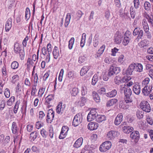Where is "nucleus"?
Segmentation results:
<instances>
[{
	"mask_svg": "<svg viewBox=\"0 0 153 153\" xmlns=\"http://www.w3.org/2000/svg\"><path fill=\"white\" fill-rule=\"evenodd\" d=\"M135 65V71L137 72H141L143 70V65L141 63H137L135 64L134 63Z\"/></svg>",
	"mask_w": 153,
	"mask_h": 153,
	"instance_id": "4be33fe9",
	"label": "nucleus"
},
{
	"mask_svg": "<svg viewBox=\"0 0 153 153\" xmlns=\"http://www.w3.org/2000/svg\"><path fill=\"white\" fill-rule=\"evenodd\" d=\"M119 106L120 108L124 109H128L129 107V105H126L125 104H123L122 105V103L121 102H120L119 105Z\"/></svg>",
	"mask_w": 153,
	"mask_h": 153,
	"instance_id": "0e129e2a",
	"label": "nucleus"
},
{
	"mask_svg": "<svg viewBox=\"0 0 153 153\" xmlns=\"http://www.w3.org/2000/svg\"><path fill=\"white\" fill-rule=\"evenodd\" d=\"M45 88L42 87L40 88L38 91V96L39 98H41L42 96L45 91Z\"/></svg>",
	"mask_w": 153,
	"mask_h": 153,
	"instance_id": "a19ab883",
	"label": "nucleus"
},
{
	"mask_svg": "<svg viewBox=\"0 0 153 153\" xmlns=\"http://www.w3.org/2000/svg\"><path fill=\"white\" fill-rule=\"evenodd\" d=\"M37 85H33L32 86L31 95L32 96H34L35 95L37 91V89L36 87Z\"/></svg>",
	"mask_w": 153,
	"mask_h": 153,
	"instance_id": "8fccbe9b",
	"label": "nucleus"
},
{
	"mask_svg": "<svg viewBox=\"0 0 153 153\" xmlns=\"http://www.w3.org/2000/svg\"><path fill=\"white\" fill-rule=\"evenodd\" d=\"M111 144L110 141H106L104 142L100 146V150L102 152H105L109 150L111 147Z\"/></svg>",
	"mask_w": 153,
	"mask_h": 153,
	"instance_id": "20e7f679",
	"label": "nucleus"
},
{
	"mask_svg": "<svg viewBox=\"0 0 153 153\" xmlns=\"http://www.w3.org/2000/svg\"><path fill=\"white\" fill-rule=\"evenodd\" d=\"M143 6L145 10L147 11H149L151 10V5L149 2L145 1L144 3Z\"/></svg>",
	"mask_w": 153,
	"mask_h": 153,
	"instance_id": "2f4dec72",
	"label": "nucleus"
},
{
	"mask_svg": "<svg viewBox=\"0 0 153 153\" xmlns=\"http://www.w3.org/2000/svg\"><path fill=\"white\" fill-rule=\"evenodd\" d=\"M105 45H102L97 51V53L100 55H101L104 52L105 49Z\"/></svg>",
	"mask_w": 153,
	"mask_h": 153,
	"instance_id": "603ef678",
	"label": "nucleus"
},
{
	"mask_svg": "<svg viewBox=\"0 0 153 153\" xmlns=\"http://www.w3.org/2000/svg\"><path fill=\"white\" fill-rule=\"evenodd\" d=\"M92 96L94 100L97 102H100V99L98 93L95 91H93L92 92Z\"/></svg>",
	"mask_w": 153,
	"mask_h": 153,
	"instance_id": "412c9836",
	"label": "nucleus"
},
{
	"mask_svg": "<svg viewBox=\"0 0 153 153\" xmlns=\"http://www.w3.org/2000/svg\"><path fill=\"white\" fill-rule=\"evenodd\" d=\"M117 94V91L114 89L112 91L106 93V95L107 97H115L116 95Z\"/></svg>",
	"mask_w": 153,
	"mask_h": 153,
	"instance_id": "f704fd0d",
	"label": "nucleus"
},
{
	"mask_svg": "<svg viewBox=\"0 0 153 153\" xmlns=\"http://www.w3.org/2000/svg\"><path fill=\"white\" fill-rule=\"evenodd\" d=\"M83 140V139L81 137L78 139L75 142L74 146L76 148L80 147L82 145Z\"/></svg>",
	"mask_w": 153,
	"mask_h": 153,
	"instance_id": "aec40b11",
	"label": "nucleus"
},
{
	"mask_svg": "<svg viewBox=\"0 0 153 153\" xmlns=\"http://www.w3.org/2000/svg\"><path fill=\"white\" fill-rule=\"evenodd\" d=\"M130 137L134 140V142L137 143L140 139V134L139 132L135 131L132 132L130 135Z\"/></svg>",
	"mask_w": 153,
	"mask_h": 153,
	"instance_id": "f8f14e48",
	"label": "nucleus"
},
{
	"mask_svg": "<svg viewBox=\"0 0 153 153\" xmlns=\"http://www.w3.org/2000/svg\"><path fill=\"white\" fill-rule=\"evenodd\" d=\"M119 134L118 132L115 131H110L107 134V137L109 140H112L117 137Z\"/></svg>",
	"mask_w": 153,
	"mask_h": 153,
	"instance_id": "1a4fd4ad",
	"label": "nucleus"
},
{
	"mask_svg": "<svg viewBox=\"0 0 153 153\" xmlns=\"http://www.w3.org/2000/svg\"><path fill=\"white\" fill-rule=\"evenodd\" d=\"M81 92L82 96H85L87 93V88L85 86H82L81 88Z\"/></svg>",
	"mask_w": 153,
	"mask_h": 153,
	"instance_id": "6e6d98bb",
	"label": "nucleus"
},
{
	"mask_svg": "<svg viewBox=\"0 0 153 153\" xmlns=\"http://www.w3.org/2000/svg\"><path fill=\"white\" fill-rule=\"evenodd\" d=\"M53 99V95H50L48 96L45 99V102L48 104L50 103V102Z\"/></svg>",
	"mask_w": 153,
	"mask_h": 153,
	"instance_id": "864d4df0",
	"label": "nucleus"
},
{
	"mask_svg": "<svg viewBox=\"0 0 153 153\" xmlns=\"http://www.w3.org/2000/svg\"><path fill=\"white\" fill-rule=\"evenodd\" d=\"M133 3L135 8L137 9L139 7L140 4L139 0H134Z\"/></svg>",
	"mask_w": 153,
	"mask_h": 153,
	"instance_id": "69168bd1",
	"label": "nucleus"
},
{
	"mask_svg": "<svg viewBox=\"0 0 153 153\" xmlns=\"http://www.w3.org/2000/svg\"><path fill=\"white\" fill-rule=\"evenodd\" d=\"M98 127V124L94 122H90L88 125V128L90 130H96Z\"/></svg>",
	"mask_w": 153,
	"mask_h": 153,
	"instance_id": "ddd939ff",
	"label": "nucleus"
},
{
	"mask_svg": "<svg viewBox=\"0 0 153 153\" xmlns=\"http://www.w3.org/2000/svg\"><path fill=\"white\" fill-rule=\"evenodd\" d=\"M134 130L133 128L130 126H125L123 128V130L125 133L129 134Z\"/></svg>",
	"mask_w": 153,
	"mask_h": 153,
	"instance_id": "393cba45",
	"label": "nucleus"
},
{
	"mask_svg": "<svg viewBox=\"0 0 153 153\" xmlns=\"http://www.w3.org/2000/svg\"><path fill=\"white\" fill-rule=\"evenodd\" d=\"M98 76L97 74H95L92 78V84L95 85L98 81Z\"/></svg>",
	"mask_w": 153,
	"mask_h": 153,
	"instance_id": "4d7b16f0",
	"label": "nucleus"
},
{
	"mask_svg": "<svg viewBox=\"0 0 153 153\" xmlns=\"http://www.w3.org/2000/svg\"><path fill=\"white\" fill-rule=\"evenodd\" d=\"M106 120V117L102 115H97L96 118V120L98 123H101Z\"/></svg>",
	"mask_w": 153,
	"mask_h": 153,
	"instance_id": "5701e85b",
	"label": "nucleus"
},
{
	"mask_svg": "<svg viewBox=\"0 0 153 153\" xmlns=\"http://www.w3.org/2000/svg\"><path fill=\"white\" fill-rule=\"evenodd\" d=\"M118 100L116 99H113L108 100L106 103V106L110 107L114 105L117 102Z\"/></svg>",
	"mask_w": 153,
	"mask_h": 153,
	"instance_id": "6ab92c4d",
	"label": "nucleus"
},
{
	"mask_svg": "<svg viewBox=\"0 0 153 153\" xmlns=\"http://www.w3.org/2000/svg\"><path fill=\"white\" fill-rule=\"evenodd\" d=\"M83 119L82 114L79 113L74 117L73 121V125L75 127L77 126L82 122Z\"/></svg>",
	"mask_w": 153,
	"mask_h": 153,
	"instance_id": "7ed1b4c3",
	"label": "nucleus"
},
{
	"mask_svg": "<svg viewBox=\"0 0 153 153\" xmlns=\"http://www.w3.org/2000/svg\"><path fill=\"white\" fill-rule=\"evenodd\" d=\"M74 37H72L69 41V44L68 47L69 49H71L74 44Z\"/></svg>",
	"mask_w": 153,
	"mask_h": 153,
	"instance_id": "c03bdc74",
	"label": "nucleus"
},
{
	"mask_svg": "<svg viewBox=\"0 0 153 153\" xmlns=\"http://www.w3.org/2000/svg\"><path fill=\"white\" fill-rule=\"evenodd\" d=\"M43 123L40 121H38L36 122L35 126L36 128L39 129L43 126Z\"/></svg>",
	"mask_w": 153,
	"mask_h": 153,
	"instance_id": "052dcab7",
	"label": "nucleus"
},
{
	"mask_svg": "<svg viewBox=\"0 0 153 153\" xmlns=\"http://www.w3.org/2000/svg\"><path fill=\"white\" fill-rule=\"evenodd\" d=\"M45 116V114L43 111H41L39 112L38 115V118L39 120H42Z\"/></svg>",
	"mask_w": 153,
	"mask_h": 153,
	"instance_id": "338daca9",
	"label": "nucleus"
},
{
	"mask_svg": "<svg viewBox=\"0 0 153 153\" xmlns=\"http://www.w3.org/2000/svg\"><path fill=\"white\" fill-rule=\"evenodd\" d=\"M119 49L115 47L114 48L111 49V55L113 56H115L116 55V53L118 52Z\"/></svg>",
	"mask_w": 153,
	"mask_h": 153,
	"instance_id": "680f3d73",
	"label": "nucleus"
},
{
	"mask_svg": "<svg viewBox=\"0 0 153 153\" xmlns=\"http://www.w3.org/2000/svg\"><path fill=\"white\" fill-rule=\"evenodd\" d=\"M65 107L64 105H62V103H59L56 107V112L58 114L62 113L65 109Z\"/></svg>",
	"mask_w": 153,
	"mask_h": 153,
	"instance_id": "b1692460",
	"label": "nucleus"
},
{
	"mask_svg": "<svg viewBox=\"0 0 153 153\" xmlns=\"http://www.w3.org/2000/svg\"><path fill=\"white\" fill-rule=\"evenodd\" d=\"M30 10L28 7H27L26 9V11L25 12V17L26 20H28L30 18Z\"/></svg>",
	"mask_w": 153,
	"mask_h": 153,
	"instance_id": "a18cd8bd",
	"label": "nucleus"
},
{
	"mask_svg": "<svg viewBox=\"0 0 153 153\" xmlns=\"http://www.w3.org/2000/svg\"><path fill=\"white\" fill-rule=\"evenodd\" d=\"M54 117V112L53 110L51 109L49 110L47 115L46 120L47 122L51 123L53 120Z\"/></svg>",
	"mask_w": 153,
	"mask_h": 153,
	"instance_id": "9b49d317",
	"label": "nucleus"
},
{
	"mask_svg": "<svg viewBox=\"0 0 153 153\" xmlns=\"http://www.w3.org/2000/svg\"><path fill=\"white\" fill-rule=\"evenodd\" d=\"M15 100L14 96L11 97L7 102V105L9 106H11L14 103Z\"/></svg>",
	"mask_w": 153,
	"mask_h": 153,
	"instance_id": "473e14b6",
	"label": "nucleus"
},
{
	"mask_svg": "<svg viewBox=\"0 0 153 153\" xmlns=\"http://www.w3.org/2000/svg\"><path fill=\"white\" fill-rule=\"evenodd\" d=\"M131 96H124V99L125 102L126 103H129L132 102V98L131 97Z\"/></svg>",
	"mask_w": 153,
	"mask_h": 153,
	"instance_id": "37998d69",
	"label": "nucleus"
},
{
	"mask_svg": "<svg viewBox=\"0 0 153 153\" xmlns=\"http://www.w3.org/2000/svg\"><path fill=\"white\" fill-rule=\"evenodd\" d=\"M149 43V41L147 39H144L141 41L139 44L141 47L143 48L147 46Z\"/></svg>",
	"mask_w": 153,
	"mask_h": 153,
	"instance_id": "c9c22d12",
	"label": "nucleus"
},
{
	"mask_svg": "<svg viewBox=\"0 0 153 153\" xmlns=\"http://www.w3.org/2000/svg\"><path fill=\"white\" fill-rule=\"evenodd\" d=\"M12 130L13 133L17 134L18 132V129L16 123L13 122L12 123Z\"/></svg>",
	"mask_w": 153,
	"mask_h": 153,
	"instance_id": "c85d7f7f",
	"label": "nucleus"
},
{
	"mask_svg": "<svg viewBox=\"0 0 153 153\" xmlns=\"http://www.w3.org/2000/svg\"><path fill=\"white\" fill-rule=\"evenodd\" d=\"M123 115L122 113L119 114L116 117L115 120L114 124L116 125H119L123 120Z\"/></svg>",
	"mask_w": 153,
	"mask_h": 153,
	"instance_id": "2eb2a0df",
	"label": "nucleus"
},
{
	"mask_svg": "<svg viewBox=\"0 0 153 153\" xmlns=\"http://www.w3.org/2000/svg\"><path fill=\"white\" fill-rule=\"evenodd\" d=\"M87 100V98L85 97H81L79 101H76L75 104L77 106H82L85 105Z\"/></svg>",
	"mask_w": 153,
	"mask_h": 153,
	"instance_id": "4468645a",
	"label": "nucleus"
},
{
	"mask_svg": "<svg viewBox=\"0 0 153 153\" xmlns=\"http://www.w3.org/2000/svg\"><path fill=\"white\" fill-rule=\"evenodd\" d=\"M2 76L3 77H6L7 75V68L6 66L4 65L1 68Z\"/></svg>",
	"mask_w": 153,
	"mask_h": 153,
	"instance_id": "79ce46f5",
	"label": "nucleus"
},
{
	"mask_svg": "<svg viewBox=\"0 0 153 153\" xmlns=\"http://www.w3.org/2000/svg\"><path fill=\"white\" fill-rule=\"evenodd\" d=\"M71 18V16L70 14L69 13H67L66 16L65 22L64 24V25L65 27H67L69 25Z\"/></svg>",
	"mask_w": 153,
	"mask_h": 153,
	"instance_id": "7c9ffc66",
	"label": "nucleus"
},
{
	"mask_svg": "<svg viewBox=\"0 0 153 153\" xmlns=\"http://www.w3.org/2000/svg\"><path fill=\"white\" fill-rule=\"evenodd\" d=\"M67 77L70 80H72L74 78V72L73 71H68L66 75Z\"/></svg>",
	"mask_w": 153,
	"mask_h": 153,
	"instance_id": "4c0bfd02",
	"label": "nucleus"
},
{
	"mask_svg": "<svg viewBox=\"0 0 153 153\" xmlns=\"http://www.w3.org/2000/svg\"><path fill=\"white\" fill-rule=\"evenodd\" d=\"M69 128L66 126H63L61 129L59 138L60 139H63L65 138L67 134V132Z\"/></svg>",
	"mask_w": 153,
	"mask_h": 153,
	"instance_id": "9d476101",
	"label": "nucleus"
},
{
	"mask_svg": "<svg viewBox=\"0 0 153 153\" xmlns=\"http://www.w3.org/2000/svg\"><path fill=\"white\" fill-rule=\"evenodd\" d=\"M89 69V67L88 66L83 67L80 71V75L82 76H84L87 73Z\"/></svg>",
	"mask_w": 153,
	"mask_h": 153,
	"instance_id": "c756f323",
	"label": "nucleus"
},
{
	"mask_svg": "<svg viewBox=\"0 0 153 153\" xmlns=\"http://www.w3.org/2000/svg\"><path fill=\"white\" fill-rule=\"evenodd\" d=\"M136 115L139 119L142 118L143 116V112L139 111H137L136 112Z\"/></svg>",
	"mask_w": 153,
	"mask_h": 153,
	"instance_id": "13d9d810",
	"label": "nucleus"
},
{
	"mask_svg": "<svg viewBox=\"0 0 153 153\" xmlns=\"http://www.w3.org/2000/svg\"><path fill=\"white\" fill-rule=\"evenodd\" d=\"M125 60L124 56L122 54L120 55L118 57V62L121 64H123Z\"/></svg>",
	"mask_w": 153,
	"mask_h": 153,
	"instance_id": "09e8293b",
	"label": "nucleus"
},
{
	"mask_svg": "<svg viewBox=\"0 0 153 153\" xmlns=\"http://www.w3.org/2000/svg\"><path fill=\"white\" fill-rule=\"evenodd\" d=\"M19 65V63L17 61H14L11 63V67L13 69H16L18 68Z\"/></svg>",
	"mask_w": 153,
	"mask_h": 153,
	"instance_id": "49530a36",
	"label": "nucleus"
},
{
	"mask_svg": "<svg viewBox=\"0 0 153 153\" xmlns=\"http://www.w3.org/2000/svg\"><path fill=\"white\" fill-rule=\"evenodd\" d=\"M122 77L120 75H118L115 77L114 82L115 84L119 85L123 82Z\"/></svg>",
	"mask_w": 153,
	"mask_h": 153,
	"instance_id": "cd10ccee",
	"label": "nucleus"
},
{
	"mask_svg": "<svg viewBox=\"0 0 153 153\" xmlns=\"http://www.w3.org/2000/svg\"><path fill=\"white\" fill-rule=\"evenodd\" d=\"M140 108L142 110L147 112H149L151 111V107L148 102L146 101H142L140 104Z\"/></svg>",
	"mask_w": 153,
	"mask_h": 153,
	"instance_id": "423d86ee",
	"label": "nucleus"
},
{
	"mask_svg": "<svg viewBox=\"0 0 153 153\" xmlns=\"http://www.w3.org/2000/svg\"><path fill=\"white\" fill-rule=\"evenodd\" d=\"M131 33L130 32L128 31L126 32L122 42V44L123 45L126 46L128 44L131 39Z\"/></svg>",
	"mask_w": 153,
	"mask_h": 153,
	"instance_id": "6e6552de",
	"label": "nucleus"
},
{
	"mask_svg": "<svg viewBox=\"0 0 153 153\" xmlns=\"http://www.w3.org/2000/svg\"><path fill=\"white\" fill-rule=\"evenodd\" d=\"M53 54L54 58L56 59L59 55V50L58 48L56 46L54 47L53 49Z\"/></svg>",
	"mask_w": 153,
	"mask_h": 153,
	"instance_id": "a878e982",
	"label": "nucleus"
},
{
	"mask_svg": "<svg viewBox=\"0 0 153 153\" xmlns=\"http://www.w3.org/2000/svg\"><path fill=\"white\" fill-rule=\"evenodd\" d=\"M120 67L111 66L108 70V73L103 74V79L105 81H107L110 77L113 76L114 74H117L120 72Z\"/></svg>",
	"mask_w": 153,
	"mask_h": 153,
	"instance_id": "f257e3e1",
	"label": "nucleus"
},
{
	"mask_svg": "<svg viewBox=\"0 0 153 153\" xmlns=\"http://www.w3.org/2000/svg\"><path fill=\"white\" fill-rule=\"evenodd\" d=\"M130 12L131 17L132 19H134L135 16V11L134 8L132 7H131Z\"/></svg>",
	"mask_w": 153,
	"mask_h": 153,
	"instance_id": "5fc2aeb1",
	"label": "nucleus"
},
{
	"mask_svg": "<svg viewBox=\"0 0 153 153\" xmlns=\"http://www.w3.org/2000/svg\"><path fill=\"white\" fill-rule=\"evenodd\" d=\"M124 76L122 77L123 81V82H128L131 79V77L126 74H123Z\"/></svg>",
	"mask_w": 153,
	"mask_h": 153,
	"instance_id": "ea45409f",
	"label": "nucleus"
},
{
	"mask_svg": "<svg viewBox=\"0 0 153 153\" xmlns=\"http://www.w3.org/2000/svg\"><path fill=\"white\" fill-rule=\"evenodd\" d=\"M20 103V100H18L16 102V104L13 108V111L15 114L17 113Z\"/></svg>",
	"mask_w": 153,
	"mask_h": 153,
	"instance_id": "3c124183",
	"label": "nucleus"
},
{
	"mask_svg": "<svg viewBox=\"0 0 153 153\" xmlns=\"http://www.w3.org/2000/svg\"><path fill=\"white\" fill-rule=\"evenodd\" d=\"M79 92L78 88L76 87L73 88L71 91V93L72 96L75 97L76 96Z\"/></svg>",
	"mask_w": 153,
	"mask_h": 153,
	"instance_id": "72a5a7b5",
	"label": "nucleus"
},
{
	"mask_svg": "<svg viewBox=\"0 0 153 153\" xmlns=\"http://www.w3.org/2000/svg\"><path fill=\"white\" fill-rule=\"evenodd\" d=\"M96 117L95 116L88 113L87 117V120L88 122L91 121L96 119Z\"/></svg>",
	"mask_w": 153,
	"mask_h": 153,
	"instance_id": "de8ad7c7",
	"label": "nucleus"
},
{
	"mask_svg": "<svg viewBox=\"0 0 153 153\" xmlns=\"http://www.w3.org/2000/svg\"><path fill=\"white\" fill-rule=\"evenodd\" d=\"M12 19L11 18H9L5 24V29L6 32H8L12 27Z\"/></svg>",
	"mask_w": 153,
	"mask_h": 153,
	"instance_id": "a211bd4d",
	"label": "nucleus"
},
{
	"mask_svg": "<svg viewBox=\"0 0 153 153\" xmlns=\"http://www.w3.org/2000/svg\"><path fill=\"white\" fill-rule=\"evenodd\" d=\"M152 87L151 86H145L143 89L142 93L145 96H147L152 91Z\"/></svg>",
	"mask_w": 153,
	"mask_h": 153,
	"instance_id": "dca6fc26",
	"label": "nucleus"
},
{
	"mask_svg": "<svg viewBox=\"0 0 153 153\" xmlns=\"http://www.w3.org/2000/svg\"><path fill=\"white\" fill-rule=\"evenodd\" d=\"M86 34L83 33L82 35V39L80 42V46L82 48L85 45V41L86 39Z\"/></svg>",
	"mask_w": 153,
	"mask_h": 153,
	"instance_id": "58836bf2",
	"label": "nucleus"
},
{
	"mask_svg": "<svg viewBox=\"0 0 153 153\" xmlns=\"http://www.w3.org/2000/svg\"><path fill=\"white\" fill-rule=\"evenodd\" d=\"M51 71H47L44 74L43 77V80L45 81L48 77L50 75Z\"/></svg>",
	"mask_w": 153,
	"mask_h": 153,
	"instance_id": "e2e57ef3",
	"label": "nucleus"
},
{
	"mask_svg": "<svg viewBox=\"0 0 153 153\" xmlns=\"http://www.w3.org/2000/svg\"><path fill=\"white\" fill-rule=\"evenodd\" d=\"M4 94L5 97L7 98H9L10 96V90L8 88H6L4 91Z\"/></svg>",
	"mask_w": 153,
	"mask_h": 153,
	"instance_id": "774afa93",
	"label": "nucleus"
},
{
	"mask_svg": "<svg viewBox=\"0 0 153 153\" xmlns=\"http://www.w3.org/2000/svg\"><path fill=\"white\" fill-rule=\"evenodd\" d=\"M120 92L121 93H124V96H131L132 91L128 87H126V84L122 85L120 86Z\"/></svg>",
	"mask_w": 153,
	"mask_h": 153,
	"instance_id": "f03ea898",
	"label": "nucleus"
},
{
	"mask_svg": "<svg viewBox=\"0 0 153 153\" xmlns=\"http://www.w3.org/2000/svg\"><path fill=\"white\" fill-rule=\"evenodd\" d=\"M38 135V133L36 131L32 132L30 134V139L31 141H34Z\"/></svg>",
	"mask_w": 153,
	"mask_h": 153,
	"instance_id": "e433bc0d",
	"label": "nucleus"
},
{
	"mask_svg": "<svg viewBox=\"0 0 153 153\" xmlns=\"http://www.w3.org/2000/svg\"><path fill=\"white\" fill-rule=\"evenodd\" d=\"M14 50L16 53L19 54L20 56L24 55V50L22 49L21 45L17 42L14 44Z\"/></svg>",
	"mask_w": 153,
	"mask_h": 153,
	"instance_id": "39448f33",
	"label": "nucleus"
},
{
	"mask_svg": "<svg viewBox=\"0 0 153 153\" xmlns=\"http://www.w3.org/2000/svg\"><path fill=\"white\" fill-rule=\"evenodd\" d=\"M64 73V69H62L60 70L58 78L60 82L62 81Z\"/></svg>",
	"mask_w": 153,
	"mask_h": 153,
	"instance_id": "bf43d9fd",
	"label": "nucleus"
},
{
	"mask_svg": "<svg viewBox=\"0 0 153 153\" xmlns=\"http://www.w3.org/2000/svg\"><path fill=\"white\" fill-rule=\"evenodd\" d=\"M123 38V34L120 32H117L114 36V42L116 44H120Z\"/></svg>",
	"mask_w": 153,
	"mask_h": 153,
	"instance_id": "0eeeda50",
	"label": "nucleus"
},
{
	"mask_svg": "<svg viewBox=\"0 0 153 153\" xmlns=\"http://www.w3.org/2000/svg\"><path fill=\"white\" fill-rule=\"evenodd\" d=\"M134 84L133 90L135 94L138 95L140 92V86L138 82H136Z\"/></svg>",
	"mask_w": 153,
	"mask_h": 153,
	"instance_id": "f3484780",
	"label": "nucleus"
},
{
	"mask_svg": "<svg viewBox=\"0 0 153 153\" xmlns=\"http://www.w3.org/2000/svg\"><path fill=\"white\" fill-rule=\"evenodd\" d=\"M142 25L145 32L146 33L148 32L149 30V27L146 20V19H143L142 22Z\"/></svg>",
	"mask_w": 153,
	"mask_h": 153,
	"instance_id": "bb28decb",
	"label": "nucleus"
}]
</instances>
